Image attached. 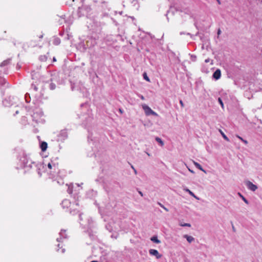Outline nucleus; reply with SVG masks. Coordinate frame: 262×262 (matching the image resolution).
I'll use <instances>...</instances> for the list:
<instances>
[{
    "instance_id": "5fc2aeb1",
    "label": "nucleus",
    "mask_w": 262,
    "mask_h": 262,
    "mask_svg": "<svg viewBox=\"0 0 262 262\" xmlns=\"http://www.w3.org/2000/svg\"><path fill=\"white\" fill-rule=\"evenodd\" d=\"M59 246H60V245H59V244H58V248H59Z\"/></svg>"
},
{
    "instance_id": "37998d69",
    "label": "nucleus",
    "mask_w": 262,
    "mask_h": 262,
    "mask_svg": "<svg viewBox=\"0 0 262 262\" xmlns=\"http://www.w3.org/2000/svg\"><path fill=\"white\" fill-rule=\"evenodd\" d=\"M64 251H65V249H63L62 250V253H64Z\"/></svg>"
},
{
    "instance_id": "603ef678",
    "label": "nucleus",
    "mask_w": 262,
    "mask_h": 262,
    "mask_svg": "<svg viewBox=\"0 0 262 262\" xmlns=\"http://www.w3.org/2000/svg\"><path fill=\"white\" fill-rule=\"evenodd\" d=\"M147 155H148V156H150L149 154H148V153H147Z\"/></svg>"
},
{
    "instance_id": "4c0bfd02",
    "label": "nucleus",
    "mask_w": 262,
    "mask_h": 262,
    "mask_svg": "<svg viewBox=\"0 0 262 262\" xmlns=\"http://www.w3.org/2000/svg\"><path fill=\"white\" fill-rule=\"evenodd\" d=\"M119 112H120L121 114H122V113H123V110H122L121 108H119Z\"/></svg>"
},
{
    "instance_id": "9b49d317",
    "label": "nucleus",
    "mask_w": 262,
    "mask_h": 262,
    "mask_svg": "<svg viewBox=\"0 0 262 262\" xmlns=\"http://www.w3.org/2000/svg\"><path fill=\"white\" fill-rule=\"evenodd\" d=\"M193 163L194 164V165L197 168H198L199 169L201 170V171H202L204 172H206V171L204 170V169L203 168L202 166L199 163H198V162H196L194 161H193Z\"/></svg>"
},
{
    "instance_id": "79ce46f5",
    "label": "nucleus",
    "mask_w": 262,
    "mask_h": 262,
    "mask_svg": "<svg viewBox=\"0 0 262 262\" xmlns=\"http://www.w3.org/2000/svg\"><path fill=\"white\" fill-rule=\"evenodd\" d=\"M75 205H76V206H78V205H79V204H78V202H76L75 203Z\"/></svg>"
},
{
    "instance_id": "c756f323",
    "label": "nucleus",
    "mask_w": 262,
    "mask_h": 262,
    "mask_svg": "<svg viewBox=\"0 0 262 262\" xmlns=\"http://www.w3.org/2000/svg\"><path fill=\"white\" fill-rule=\"evenodd\" d=\"M150 115H152L155 116H158V114L157 113H156L155 112L153 111H152V112H151Z\"/></svg>"
},
{
    "instance_id": "a19ab883",
    "label": "nucleus",
    "mask_w": 262,
    "mask_h": 262,
    "mask_svg": "<svg viewBox=\"0 0 262 262\" xmlns=\"http://www.w3.org/2000/svg\"><path fill=\"white\" fill-rule=\"evenodd\" d=\"M138 192L142 196L143 195V193L141 191H139Z\"/></svg>"
},
{
    "instance_id": "cd10ccee",
    "label": "nucleus",
    "mask_w": 262,
    "mask_h": 262,
    "mask_svg": "<svg viewBox=\"0 0 262 262\" xmlns=\"http://www.w3.org/2000/svg\"><path fill=\"white\" fill-rule=\"evenodd\" d=\"M196 56L195 55H192L191 56V60H192L193 61H195L196 60Z\"/></svg>"
},
{
    "instance_id": "473e14b6",
    "label": "nucleus",
    "mask_w": 262,
    "mask_h": 262,
    "mask_svg": "<svg viewBox=\"0 0 262 262\" xmlns=\"http://www.w3.org/2000/svg\"><path fill=\"white\" fill-rule=\"evenodd\" d=\"M180 104H181L182 107H184V103H183V102L182 100H180Z\"/></svg>"
},
{
    "instance_id": "72a5a7b5",
    "label": "nucleus",
    "mask_w": 262,
    "mask_h": 262,
    "mask_svg": "<svg viewBox=\"0 0 262 262\" xmlns=\"http://www.w3.org/2000/svg\"><path fill=\"white\" fill-rule=\"evenodd\" d=\"M131 167L133 169V170L134 171L135 173H137V170H136V169L134 168V167L133 165H132V166H131Z\"/></svg>"
},
{
    "instance_id": "5701e85b",
    "label": "nucleus",
    "mask_w": 262,
    "mask_h": 262,
    "mask_svg": "<svg viewBox=\"0 0 262 262\" xmlns=\"http://www.w3.org/2000/svg\"><path fill=\"white\" fill-rule=\"evenodd\" d=\"M56 88V85L55 84L53 83H51L50 84V89L51 90H54Z\"/></svg>"
},
{
    "instance_id": "393cba45",
    "label": "nucleus",
    "mask_w": 262,
    "mask_h": 262,
    "mask_svg": "<svg viewBox=\"0 0 262 262\" xmlns=\"http://www.w3.org/2000/svg\"><path fill=\"white\" fill-rule=\"evenodd\" d=\"M218 102L221 104L222 107L223 108H224V103H223V101L221 98H218Z\"/></svg>"
},
{
    "instance_id": "e433bc0d",
    "label": "nucleus",
    "mask_w": 262,
    "mask_h": 262,
    "mask_svg": "<svg viewBox=\"0 0 262 262\" xmlns=\"http://www.w3.org/2000/svg\"><path fill=\"white\" fill-rule=\"evenodd\" d=\"M209 61H210V59L209 58H207V59H205V62L206 63H208V62H209Z\"/></svg>"
},
{
    "instance_id": "f704fd0d",
    "label": "nucleus",
    "mask_w": 262,
    "mask_h": 262,
    "mask_svg": "<svg viewBox=\"0 0 262 262\" xmlns=\"http://www.w3.org/2000/svg\"><path fill=\"white\" fill-rule=\"evenodd\" d=\"M184 12H185V13H188L189 12V10L187 9H185L184 11H183Z\"/></svg>"
},
{
    "instance_id": "c03bdc74",
    "label": "nucleus",
    "mask_w": 262,
    "mask_h": 262,
    "mask_svg": "<svg viewBox=\"0 0 262 262\" xmlns=\"http://www.w3.org/2000/svg\"><path fill=\"white\" fill-rule=\"evenodd\" d=\"M177 11H181V12H183V11H182V10H179L178 8H177Z\"/></svg>"
},
{
    "instance_id": "aec40b11",
    "label": "nucleus",
    "mask_w": 262,
    "mask_h": 262,
    "mask_svg": "<svg viewBox=\"0 0 262 262\" xmlns=\"http://www.w3.org/2000/svg\"><path fill=\"white\" fill-rule=\"evenodd\" d=\"M54 44L55 45H59L60 43V39L57 38H55L54 40V42H53Z\"/></svg>"
},
{
    "instance_id": "423d86ee",
    "label": "nucleus",
    "mask_w": 262,
    "mask_h": 262,
    "mask_svg": "<svg viewBox=\"0 0 262 262\" xmlns=\"http://www.w3.org/2000/svg\"><path fill=\"white\" fill-rule=\"evenodd\" d=\"M66 232V230H61L60 232L59 233V235H60V237L57 238L56 239L58 242H60L62 238H67V235Z\"/></svg>"
},
{
    "instance_id": "6ab92c4d",
    "label": "nucleus",
    "mask_w": 262,
    "mask_h": 262,
    "mask_svg": "<svg viewBox=\"0 0 262 262\" xmlns=\"http://www.w3.org/2000/svg\"><path fill=\"white\" fill-rule=\"evenodd\" d=\"M238 194H239V196L241 197V198L242 199V200L244 201V202L245 203H246L247 204H249L248 201L240 193H238Z\"/></svg>"
},
{
    "instance_id": "6e6552de",
    "label": "nucleus",
    "mask_w": 262,
    "mask_h": 262,
    "mask_svg": "<svg viewBox=\"0 0 262 262\" xmlns=\"http://www.w3.org/2000/svg\"><path fill=\"white\" fill-rule=\"evenodd\" d=\"M71 204L70 200L68 199L64 200L61 203V205L63 208H68Z\"/></svg>"
},
{
    "instance_id": "ddd939ff",
    "label": "nucleus",
    "mask_w": 262,
    "mask_h": 262,
    "mask_svg": "<svg viewBox=\"0 0 262 262\" xmlns=\"http://www.w3.org/2000/svg\"><path fill=\"white\" fill-rule=\"evenodd\" d=\"M48 167L51 169H53L54 171V172H56V168H57V166L55 164H52L51 163H49L48 164Z\"/></svg>"
},
{
    "instance_id": "c85d7f7f",
    "label": "nucleus",
    "mask_w": 262,
    "mask_h": 262,
    "mask_svg": "<svg viewBox=\"0 0 262 262\" xmlns=\"http://www.w3.org/2000/svg\"><path fill=\"white\" fill-rule=\"evenodd\" d=\"M32 88L34 89V91H37L38 90V88H37V87L35 85H34V84H32Z\"/></svg>"
},
{
    "instance_id": "f8f14e48",
    "label": "nucleus",
    "mask_w": 262,
    "mask_h": 262,
    "mask_svg": "<svg viewBox=\"0 0 262 262\" xmlns=\"http://www.w3.org/2000/svg\"><path fill=\"white\" fill-rule=\"evenodd\" d=\"M184 191H185L186 192H187L189 193V194L192 196L193 197H194V198H195L197 200H199V198L198 197H197L195 195V194L191 191H190L189 189L188 188H185L184 189Z\"/></svg>"
},
{
    "instance_id": "a18cd8bd",
    "label": "nucleus",
    "mask_w": 262,
    "mask_h": 262,
    "mask_svg": "<svg viewBox=\"0 0 262 262\" xmlns=\"http://www.w3.org/2000/svg\"><path fill=\"white\" fill-rule=\"evenodd\" d=\"M53 61H56V59L55 57L53 58Z\"/></svg>"
},
{
    "instance_id": "ea45409f",
    "label": "nucleus",
    "mask_w": 262,
    "mask_h": 262,
    "mask_svg": "<svg viewBox=\"0 0 262 262\" xmlns=\"http://www.w3.org/2000/svg\"><path fill=\"white\" fill-rule=\"evenodd\" d=\"M188 170H189V171L190 172H191V173H194V172L192 169H190V168H188Z\"/></svg>"
},
{
    "instance_id": "58836bf2",
    "label": "nucleus",
    "mask_w": 262,
    "mask_h": 262,
    "mask_svg": "<svg viewBox=\"0 0 262 262\" xmlns=\"http://www.w3.org/2000/svg\"><path fill=\"white\" fill-rule=\"evenodd\" d=\"M221 33V31L220 29H219L217 31V35H219Z\"/></svg>"
},
{
    "instance_id": "9d476101",
    "label": "nucleus",
    "mask_w": 262,
    "mask_h": 262,
    "mask_svg": "<svg viewBox=\"0 0 262 262\" xmlns=\"http://www.w3.org/2000/svg\"><path fill=\"white\" fill-rule=\"evenodd\" d=\"M40 147L41 149V150L42 151H45L47 148L48 144L46 142H42L40 144Z\"/></svg>"
},
{
    "instance_id": "864d4df0",
    "label": "nucleus",
    "mask_w": 262,
    "mask_h": 262,
    "mask_svg": "<svg viewBox=\"0 0 262 262\" xmlns=\"http://www.w3.org/2000/svg\"><path fill=\"white\" fill-rule=\"evenodd\" d=\"M43 58H44L45 60L46 59V56H44Z\"/></svg>"
},
{
    "instance_id": "09e8293b",
    "label": "nucleus",
    "mask_w": 262,
    "mask_h": 262,
    "mask_svg": "<svg viewBox=\"0 0 262 262\" xmlns=\"http://www.w3.org/2000/svg\"><path fill=\"white\" fill-rule=\"evenodd\" d=\"M42 36H42V35H40V36H39V38H42Z\"/></svg>"
},
{
    "instance_id": "de8ad7c7",
    "label": "nucleus",
    "mask_w": 262,
    "mask_h": 262,
    "mask_svg": "<svg viewBox=\"0 0 262 262\" xmlns=\"http://www.w3.org/2000/svg\"><path fill=\"white\" fill-rule=\"evenodd\" d=\"M91 262H98V261H96V260H93V261H91Z\"/></svg>"
},
{
    "instance_id": "7ed1b4c3",
    "label": "nucleus",
    "mask_w": 262,
    "mask_h": 262,
    "mask_svg": "<svg viewBox=\"0 0 262 262\" xmlns=\"http://www.w3.org/2000/svg\"><path fill=\"white\" fill-rule=\"evenodd\" d=\"M246 185L248 188L252 191H255L257 189V186L250 181H247Z\"/></svg>"
},
{
    "instance_id": "f03ea898",
    "label": "nucleus",
    "mask_w": 262,
    "mask_h": 262,
    "mask_svg": "<svg viewBox=\"0 0 262 262\" xmlns=\"http://www.w3.org/2000/svg\"><path fill=\"white\" fill-rule=\"evenodd\" d=\"M20 162L21 166L23 167H32V164H35V162H32L29 158L24 154L20 159Z\"/></svg>"
},
{
    "instance_id": "f257e3e1",
    "label": "nucleus",
    "mask_w": 262,
    "mask_h": 262,
    "mask_svg": "<svg viewBox=\"0 0 262 262\" xmlns=\"http://www.w3.org/2000/svg\"><path fill=\"white\" fill-rule=\"evenodd\" d=\"M91 11V8L89 6L83 5L79 7L77 10V14L78 16H87Z\"/></svg>"
},
{
    "instance_id": "bb28decb",
    "label": "nucleus",
    "mask_w": 262,
    "mask_h": 262,
    "mask_svg": "<svg viewBox=\"0 0 262 262\" xmlns=\"http://www.w3.org/2000/svg\"><path fill=\"white\" fill-rule=\"evenodd\" d=\"M72 191H73L72 188H71L70 186H69V187H68V188L67 189V192L69 194H72Z\"/></svg>"
},
{
    "instance_id": "c9c22d12",
    "label": "nucleus",
    "mask_w": 262,
    "mask_h": 262,
    "mask_svg": "<svg viewBox=\"0 0 262 262\" xmlns=\"http://www.w3.org/2000/svg\"><path fill=\"white\" fill-rule=\"evenodd\" d=\"M7 102V100L6 99H5L4 101H3V103L4 104V105H5L6 106H8L7 104H6V102Z\"/></svg>"
},
{
    "instance_id": "b1692460",
    "label": "nucleus",
    "mask_w": 262,
    "mask_h": 262,
    "mask_svg": "<svg viewBox=\"0 0 262 262\" xmlns=\"http://www.w3.org/2000/svg\"><path fill=\"white\" fill-rule=\"evenodd\" d=\"M143 78L144 79H145L146 81H149V79L148 78V77L147 76V74L146 73H144L143 74Z\"/></svg>"
},
{
    "instance_id": "7c9ffc66",
    "label": "nucleus",
    "mask_w": 262,
    "mask_h": 262,
    "mask_svg": "<svg viewBox=\"0 0 262 262\" xmlns=\"http://www.w3.org/2000/svg\"><path fill=\"white\" fill-rule=\"evenodd\" d=\"M78 212V211L77 210V209H74V211H73V213H72V211H70V213L73 214H75L77 213Z\"/></svg>"
},
{
    "instance_id": "8fccbe9b",
    "label": "nucleus",
    "mask_w": 262,
    "mask_h": 262,
    "mask_svg": "<svg viewBox=\"0 0 262 262\" xmlns=\"http://www.w3.org/2000/svg\"><path fill=\"white\" fill-rule=\"evenodd\" d=\"M232 229H233V230H234V227L233 226H232Z\"/></svg>"
},
{
    "instance_id": "1a4fd4ad",
    "label": "nucleus",
    "mask_w": 262,
    "mask_h": 262,
    "mask_svg": "<svg viewBox=\"0 0 262 262\" xmlns=\"http://www.w3.org/2000/svg\"><path fill=\"white\" fill-rule=\"evenodd\" d=\"M183 237L186 238L188 243H191V242L194 241V238L191 236L188 235L187 234H185L183 235Z\"/></svg>"
},
{
    "instance_id": "6e6d98bb",
    "label": "nucleus",
    "mask_w": 262,
    "mask_h": 262,
    "mask_svg": "<svg viewBox=\"0 0 262 262\" xmlns=\"http://www.w3.org/2000/svg\"><path fill=\"white\" fill-rule=\"evenodd\" d=\"M187 35H190V34L188 33H187Z\"/></svg>"
},
{
    "instance_id": "39448f33",
    "label": "nucleus",
    "mask_w": 262,
    "mask_h": 262,
    "mask_svg": "<svg viewBox=\"0 0 262 262\" xmlns=\"http://www.w3.org/2000/svg\"><path fill=\"white\" fill-rule=\"evenodd\" d=\"M149 253L150 255L155 256L157 259H159L162 257V255L159 253L158 250L155 249H150Z\"/></svg>"
},
{
    "instance_id": "f3484780",
    "label": "nucleus",
    "mask_w": 262,
    "mask_h": 262,
    "mask_svg": "<svg viewBox=\"0 0 262 262\" xmlns=\"http://www.w3.org/2000/svg\"><path fill=\"white\" fill-rule=\"evenodd\" d=\"M156 141L159 143V144L161 146H163L164 145V142L162 140V139L161 138H160L159 137H156V139H155Z\"/></svg>"
},
{
    "instance_id": "a211bd4d",
    "label": "nucleus",
    "mask_w": 262,
    "mask_h": 262,
    "mask_svg": "<svg viewBox=\"0 0 262 262\" xmlns=\"http://www.w3.org/2000/svg\"><path fill=\"white\" fill-rule=\"evenodd\" d=\"M219 132L225 140H226L227 141H229V138L227 137V136L223 133V132L221 129H219Z\"/></svg>"
},
{
    "instance_id": "dca6fc26",
    "label": "nucleus",
    "mask_w": 262,
    "mask_h": 262,
    "mask_svg": "<svg viewBox=\"0 0 262 262\" xmlns=\"http://www.w3.org/2000/svg\"><path fill=\"white\" fill-rule=\"evenodd\" d=\"M36 166L37 167V172H38V174L41 176V173H40V168L41 167H42L43 166L41 164H35Z\"/></svg>"
},
{
    "instance_id": "4468645a",
    "label": "nucleus",
    "mask_w": 262,
    "mask_h": 262,
    "mask_svg": "<svg viewBox=\"0 0 262 262\" xmlns=\"http://www.w3.org/2000/svg\"><path fill=\"white\" fill-rule=\"evenodd\" d=\"M150 240L156 244H159L161 243V241L158 239V237L156 236H154L151 237Z\"/></svg>"
},
{
    "instance_id": "3c124183",
    "label": "nucleus",
    "mask_w": 262,
    "mask_h": 262,
    "mask_svg": "<svg viewBox=\"0 0 262 262\" xmlns=\"http://www.w3.org/2000/svg\"><path fill=\"white\" fill-rule=\"evenodd\" d=\"M41 60H45V59L43 58H42V59H41Z\"/></svg>"
},
{
    "instance_id": "0eeeda50",
    "label": "nucleus",
    "mask_w": 262,
    "mask_h": 262,
    "mask_svg": "<svg viewBox=\"0 0 262 262\" xmlns=\"http://www.w3.org/2000/svg\"><path fill=\"white\" fill-rule=\"evenodd\" d=\"M221 76V72L220 69H217L213 74V78L215 80H218Z\"/></svg>"
},
{
    "instance_id": "a878e982",
    "label": "nucleus",
    "mask_w": 262,
    "mask_h": 262,
    "mask_svg": "<svg viewBox=\"0 0 262 262\" xmlns=\"http://www.w3.org/2000/svg\"><path fill=\"white\" fill-rule=\"evenodd\" d=\"M180 226L182 227H190L191 226V225L189 223H184V224H181Z\"/></svg>"
},
{
    "instance_id": "4be33fe9",
    "label": "nucleus",
    "mask_w": 262,
    "mask_h": 262,
    "mask_svg": "<svg viewBox=\"0 0 262 262\" xmlns=\"http://www.w3.org/2000/svg\"><path fill=\"white\" fill-rule=\"evenodd\" d=\"M236 137L242 141H243L245 144H248V141L244 139H243L242 137L239 136L238 135H236Z\"/></svg>"
},
{
    "instance_id": "2eb2a0df",
    "label": "nucleus",
    "mask_w": 262,
    "mask_h": 262,
    "mask_svg": "<svg viewBox=\"0 0 262 262\" xmlns=\"http://www.w3.org/2000/svg\"><path fill=\"white\" fill-rule=\"evenodd\" d=\"M10 61H11V59H10V58L4 60L3 62H2V63L1 64L0 66L2 67L7 66L10 63Z\"/></svg>"
},
{
    "instance_id": "2f4dec72",
    "label": "nucleus",
    "mask_w": 262,
    "mask_h": 262,
    "mask_svg": "<svg viewBox=\"0 0 262 262\" xmlns=\"http://www.w3.org/2000/svg\"><path fill=\"white\" fill-rule=\"evenodd\" d=\"M139 97L143 100H145V98L142 95H140V94H139Z\"/></svg>"
},
{
    "instance_id": "20e7f679",
    "label": "nucleus",
    "mask_w": 262,
    "mask_h": 262,
    "mask_svg": "<svg viewBox=\"0 0 262 262\" xmlns=\"http://www.w3.org/2000/svg\"><path fill=\"white\" fill-rule=\"evenodd\" d=\"M142 108L144 110L146 115H150L152 110L146 104H144L142 105Z\"/></svg>"
},
{
    "instance_id": "49530a36",
    "label": "nucleus",
    "mask_w": 262,
    "mask_h": 262,
    "mask_svg": "<svg viewBox=\"0 0 262 262\" xmlns=\"http://www.w3.org/2000/svg\"><path fill=\"white\" fill-rule=\"evenodd\" d=\"M15 114H18V111H16V112H15Z\"/></svg>"
},
{
    "instance_id": "412c9836",
    "label": "nucleus",
    "mask_w": 262,
    "mask_h": 262,
    "mask_svg": "<svg viewBox=\"0 0 262 262\" xmlns=\"http://www.w3.org/2000/svg\"><path fill=\"white\" fill-rule=\"evenodd\" d=\"M158 204L161 207H162V208H163L165 211H168L169 210L168 209V208H167L166 207H165L163 204H162L160 202H158Z\"/></svg>"
}]
</instances>
